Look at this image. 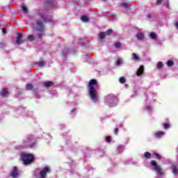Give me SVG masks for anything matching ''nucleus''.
<instances>
[{"label":"nucleus","instance_id":"nucleus-1","mask_svg":"<svg viewBox=\"0 0 178 178\" xmlns=\"http://www.w3.org/2000/svg\"><path fill=\"white\" fill-rule=\"evenodd\" d=\"M39 16H40L42 19H38L35 26H33V30L38 33V37L40 40L42 38V31L45 30V25L44 23H48L52 22V17L42 13H39Z\"/></svg>","mask_w":178,"mask_h":178},{"label":"nucleus","instance_id":"nucleus-2","mask_svg":"<svg viewBox=\"0 0 178 178\" xmlns=\"http://www.w3.org/2000/svg\"><path fill=\"white\" fill-rule=\"evenodd\" d=\"M88 88L91 99L94 101V102H97L98 92H97V90L99 89L98 81H97V79H91L88 84Z\"/></svg>","mask_w":178,"mask_h":178},{"label":"nucleus","instance_id":"nucleus-3","mask_svg":"<svg viewBox=\"0 0 178 178\" xmlns=\"http://www.w3.org/2000/svg\"><path fill=\"white\" fill-rule=\"evenodd\" d=\"M21 161H22L25 165H31L34 161V155L30 153H22L21 154Z\"/></svg>","mask_w":178,"mask_h":178},{"label":"nucleus","instance_id":"nucleus-4","mask_svg":"<svg viewBox=\"0 0 178 178\" xmlns=\"http://www.w3.org/2000/svg\"><path fill=\"white\" fill-rule=\"evenodd\" d=\"M24 143L26 147H30V148H33L34 145H35V141L34 140V136H30L24 140Z\"/></svg>","mask_w":178,"mask_h":178},{"label":"nucleus","instance_id":"nucleus-5","mask_svg":"<svg viewBox=\"0 0 178 178\" xmlns=\"http://www.w3.org/2000/svg\"><path fill=\"white\" fill-rule=\"evenodd\" d=\"M46 9H52L54 6H56V1L54 0H48L45 2Z\"/></svg>","mask_w":178,"mask_h":178},{"label":"nucleus","instance_id":"nucleus-6","mask_svg":"<svg viewBox=\"0 0 178 178\" xmlns=\"http://www.w3.org/2000/svg\"><path fill=\"white\" fill-rule=\"evenodd\" d=\"M47 173H51V168L49 167H45L40 172V177L39 178H45Z\"/></svg>","mask_w":178,"mask_h":178},{"label":"nucleus","instance_id":"nucleus-7","mask_svg":"<svg viewBox=\"0 0 178 178\" xmlns=\"http://www.w3.org/2000/svg\"><path fill=\"white\" fill-rule=\"evenodd\" d=\"M16 42L18 44V45L24 44V40H23V34L21 33L17 32Z\"/></svg>","mask_w":178,"mask_h":178},{"label":"nucleus","instance_id":"nucleus-8","mask_svg":"<svg viewBox=\"0 0 178 178\" xmlns=\"http://www.w3.org/2000/svg\"><path fill=\"white\" fill-rule=\"evenodd\" d=\"M18 175H19V169H17V167L14 166L11 172V176L13 178H16L17 177Z\"/></svg>","mask_w":178,"mask_h":178},{"label":"nucleus","instance_id":"nucleus-9","mask_svg":"<svg viewBox=\"0 0 178 178\" xmlns=\"http://www.w3.org/2000/svg\"><path fill=\"white\" fill-rule=\"evenodd\" d=\"M155 172H156L157 175L159 176H162L163 175V171H162V168L159 167V165L156 166L154 168Z\"/></svg>","mask_w":178,"mask_h":178},{"label":"nucleus","instance_id":"nucleus-10","mask_svg":"<svg viewBox=\"0 0 178 178\" xmlns=\"http://www.w3.org/2000/svg\"><path fill=\"white\" fill-rule=\"evenodd\" d=\"M43 86H44V87H46V88H49L54 86V82L52 81L44 82Z\"/></svg>","mask_w":178,"mask_h":178},{"label":"nucleus","instance_id":"nucleus-11","mask_svg":"<svg viewBox=\"0 0 178 178\" xmlns=\"http://www.w3.org/2000/svg\"><path fill=\"white\" fill-rule=\"evenodd\" d=\"M143 73H144V65H140L136 72V74L137 76H141Z\"/></svg>","mask_w":178,"mask_h":178},{"label":"nucleus","instance_id":"nucleus-12","mask_svg":"<svg viewBox=\"0 0 178 178\" xmlns=\"http://www.w3.org/2000/svg\"><path fill=\"white\" fill-rule=\"evenodd\" d=\"M0 95L1 97H8V95H9V92L8 89H2V91L0 92Z\"/></svg>","mask_w":178,"mask_h":178},{"label":"nucleus","instance_id":"nucleus-13","mask_svg":"<svg viewBox=\"0 0 178 178\" xmlns=\"http://www.w3.org/2000/svg\"><path fill=\"white\" fill-rule=\"evenodd\" d=\"M171 168L173 170L172 172H173L174 175H177V173H178L177 164L172 163L171 165Z\"/></svg>","mask_w":178,"mask_h":178},{"label":"nucleus","instance_id":"nucleus-14","mask_svg":"<svg viewBox=\"0 0 178 178\" xmlns=\"http://www.w3.org/2000/svg\"><path fill=\"white\" fill-rule=\"evenodd\" d=\"M81 19L84 23H88L90 22V18L87 15H82Z\"/></svg>","mask_w":178,"mask_h":178},{"label":"nucleus","instance_id":"nucleus-15","mask_svg":"<svg viewBox=\"0 0 178 178\" xmlns=\"http://www.w3.org/2000/svg\"><path fill=\"white\" fill-rule=\"evenodd\" d=\"M163 134H165V132L159 131V132L154 134V136H155L156 138H161V137H162V136H163Z\"/></svg>","mask_w":178,"mask_h":178},{"label":"nucleus","instance_id":"nucleus-16","mask_svg":"<svg viewBox=\"0 0 178 178\" xmlns=\"http://www.w3.org/2000/svg\"><path fill=\"white\" fill-rule=\"evenodd\" d=\"M136 38L139 40H144L145 36L143 33H138L136 34Z\"/></svg>","mask_w":178,"mask_h":178},{"label":"nucleus","instance_id":"nucleus-17","mask_svg":"<svg viewBox=\"0 0 178 178\" xmlns=\"http://www.w3.org/2000/svg\"><path fill=\"white\" fill-rule=\"evenodd\" d=\"M33 88H34V86H33V84L27 83L26 85V89L28 90V91L33 90Z\"/></svg>","mask_w":178,"mask_h":178},{"label":"nucleus","instance_id":"nucleus-18","mask_svg":"<svg viewBox=\"0 0 178 178\" xmlns=\"http://www.w3.org/2000/svg\"><path fill=\"white\" fill-rule=\"evenodd\" d=\"M132 59L133 60H135L137 62L138 60H140V56H137L136 53H134L132 54Z\"/></svg>","mask_w":178,"mask_h":178},{"label":"nucleus","instance_id":"nucleus-19","mask_svg":"<svg viewBox=\"0 0 178 178\" xmlns=\"http://www.w3.org/2000/svg\"><path fill=\"white\" fill-rule=\"evenodd\" d=\"M173 65H175V62H173V60H169L167 62V66H168L169 67H172V66H173Z\"/></svg>","mask_w":178,"mask_h":178},{"label":"nucleus","instance_id":"nucleus-20","mask_svg":"<svg viewBox=\"0 0 178 178\" xmlns=\"http://www.w3.org/2000/svg\"><path fill=\"white\" fill-rule=\"evenodd\" d=\"M99 38L100 40H104V38H105V32H100L99 34Z\"/></svg>","mask_w":178,"mask_h":178},{"label":"nucleus","instance_id":"nucleus-21","mask_svg":"<svg viewBox=\"0 0 178 178\" xmlns=\"http://www.w3.org/2000/svg\"><path fill=\"white\" fill-rule=\"evenodd\" d=\"M149 36L152 40L156 39V33H155L154 32L150 33Z\"/></svg>","mask_w":178,"mask_h":178},{"label":"nucleus","instance_id":"nucleus-22","mask_svg":"<svg viewBox=\"0 0 178 178\" xmlns=\"http://www.w3.org/2000/svg\"><path fill=\"white\" fill-rule=\"evenodd\" d=\"M119 81L121 83V84H124V83H126V78H124V76H121Z\"/></svg>","mask_w":178,"mask_h":178},{"label":"nucleus","instance_id":"nucleus-23","mask_svg":"<svg viewBox=\"0 0 178 178\" xmlns=\"http://www.w3.org/2000/svg\"><path fill=\"white\" fill-rule=\"evenodd\" d=\"M144 156L146 159H149L151 158V153L147 152L145 153Z\"/></svg>","mask_w":178,"mask_h":178},{"label":"nucleus","instance_id":"nucleus-24","mask_svg":"<svg viewBox=\"0 0 178 178\" xmlns=\"http://www.w3.org/2000/svg\"><path fill=\"white\" fill-rule=\"evenodd\" d=\"M156 66L157 69H162V67H163V63H162V62H159Z\"/></svg>","mask_w":178,"mask_h":178},{"label":"nucleus","instance_id":"nucleus-25","mask_svg":"<svg viewBox=\"0 0 178 178\" xmlns=\"http://www.w3.org/2000/svg\"><path fill=\"white\" fill-rule=\"evenodd\" d=\"M150 164L152 165V166L154 167V169L156 168V166H158V165H156V161L155 160H152L150 162Z\"/></svg>","mask_w":178,"mask_h":178},{"label":"nucleus","instance_id":"nucleus-26","mask_svg":"<svg viewBox=\"0 0 178 178\" xmlns=\"http://www.w3.org/2000/svg\"><path fill=\"white\" fill-rule=\"evenodd\" d=\"M115 65H116L117 66H120V65H122V60H121V59H118V60H116Z\"/></svg>","mask_w":178,"mask_h":178},{"label":"nucleus","instance_id":"nucleus-27","mask_svg":"<svg viewBox=\"0 0 178 178\" xmlns=\"http://www.w3.org/2000/svg\"><path fill=\"white\" fill-rule=\"evenodd\" d=\"M164 129H169L170 127V124L165 122L163 124Z\"/></svg>","mask_w":178,"mask_h":178},{"label":"nucleus","instance_id":"nucleus-28","mask_svg":"<svg viewBox=\"0 0 178 178\" xmlns=\"http://www.w3.org/2000/svg\"><path fill=\"white\" fill-rule=\"evenodd\" d=\"M112 33H113V31L112 29H108L106 31V34H107V35H111V34H112Z\"/></svg>","mask_w":178,"mask_h":178},{"label":"nucleus","instance_id":"nucleus-29","mask_svg":"<svg viewBox=\"0 0 178 178\" xmlns=\"http://www.w3.org/2000/svg\"><path fill=\"white\" fill-rule=\"evenodd\" d=\"M44 65H45V61H39L38 63V66L41 67V66H44Z\"/></svg>","mask_w":178,"mask_h":178},{"label":"nucleus","instance_id":"nucleus-30","mask_svg":"<svg viewBox=\"0 0 178 178\" xmlns=\"http://www.w3.org/2000/svg\"><path fill=\"white\" fill-rule=\"evenodd\" d=\"M28 40H29V41H34V40H35L34 35H30L28 37Z\"/></svg>","mask_w":178,"mask_h":178},{"label":"nucleus","instance_id":"nucleus-31","mask_svg":"<svg viewBox=\"0 0 178 178\" xmlns=\"http://www.w3.org/2000/svg\"><path fill=\"white\" fill-rule=\"evenodd\" d=\"M22 8L23 12H24V13H28L29 9L27 8V7H26V6H22Z\"/></svg>","mask_w":178,"mask_h":178},{"label":"nucleus","instance_id":"nucleus-32","mask_svg":"<svg viewBox=\"0 0 178 178\" xmlns=\"http://www.w3.org/2000/svg\"><path fill=\"white\" fill-rule=\"evenodd\" d=\"M115 48H120V47H122V44H120V42H117L115 44Z\"/></svg>","mask_w":178,"mask_h":178},{"label":"nucleus","instance_id":"nucleus-33","mask_svg":"<svg viewBox=\"0 0 178 178\" xmlns=\"http://www.w3.org/2000/svg\"><path fill=\"white\" fill-rule=\"evenodd\" d=\"M106 140L107 143H111L112 141V139H111V136H107Z\"/></svg>","mask_w":178,"mask_h":178},{"label":"nucleus","instance_id":"nucleus-34","mask_svg":"<svg viewBox=\"0 0 178 178\" xmlns=\"http://www.w3.org/2000/svg\"><path fill=\"white\" fill-rule=\"evenodd\" d=\"M162 2H163V0H157L156 5H161V3H162Z\"/></svg>","mask_w":178,"mask_h":178},{"label":"nucleus","instance_id":"nucleus-35","mask_svg":"<svg viewBox=\"0 0 178 178\" xmlns=\"http://www.w3.org/2000/svg\"><path fill=\"white\" fill-rule=\"evenodd\" d=\"M122 6L124 8H125V9H127V8H129V5L127 3H122Z\"/></svg>","mask_w":178,"mask_h":178},{"label":"nucleus","instance_id":"nucleus-36","mask_svg":"<svg viewBox=\"0 0 178 178\" xmlns=\"http://www.w3.org/2000/svg\"><path fill=\"white\" fill-rule=\"evenodd\" d=\"M164 5H165L166 8H169V0H167L165 3Z\"/></svg>","mask_w":178,"mask_h":178},{"label":"nucleus","instance_id":"nucleus-37","mask_svg":"<svg viewBox=\"0 0 178 178\" xmlns=\"http://www.w3.org/2000/svg\"><path fill=\"white\" fill-rule=\"evenodd\" d=\"M114 133H115V134H118V133H119V129L115 128V129H114Z\"/></svg>","mask_w":178,"mask_h":178},{"label":"nucleus","instance_id":"nucleus-38","mask_svg":"<svg viewBox=\"0 0 178 178\" xmlns=\"http://www.w3.org/2000/svg\"><path fill=\"white\" fill-rule=\"evenodd\" d=\"M154 158H158V159H161V155L159 154H156Z\"/></svg>","mask_w":178,"mask_h":178},{"label":"nucleus","instance_id":"nucleus-39","mask_svg":"<svg viewBox=\"0 0 178 178\" xmlns=\"http://www.w3.org/2000/svg\"><path fill=\"white\" fill-rule=\"evenodd\" d=\"M2 33H3V34H7L8 31H6V29H3Z\"/></svg>","mask_w":178,"mask_h":178},{"label":"nucleus","instance_id":"nucleus-40","mask_svg":"<svg viewBox=\"0 0 178 178\" xmlns=\"http://www.w3.org/2000/svg\"><path fill=\"white\" fill-rule=\"evenodd\" d=\"M175 27H176V29H177V30H178V22H176V24H175Z\"/></svg>","mask_w":178,"mask_h":178},{"label":"nucleus","instance_id":"nucleus-41","mask_svg":"<svg viewBox=\"0 0 178 178\" xmlns=\"http://www.w3.org/2000/svg\"><path fill=\"white\" fill-rule=\"evenodd\" d=\"M76 111V108H72V112H74Z\"/></svg>","mask_w":178,"mask_h":178},{"label":"nucleus","instance_id":"nucleus-42","mask_svg":"<svg viewBox=\"0 0 178 178\" xmlns=\"http://www.w3.org/2000/svg\"><path fill=\"white\" fill-rule=\"evenodd\" d=\"M103 2H106V0H103Z\"/></svg>","mask_w":178,"mask_h":178},{"label":"nucleus","instance_id":"nucleus-43","mask_svg":"<svg viewBox=\"0 0 178 178\" xmlns=\"http://www.w3.org/2000/svg\"><path fill=\"white\" fill-rule=\"evenodd\" d=\"M1 45H4V44H3V43H1Z\"/></svg>","mask_w":178,"mask_h":178}]
</instances>
